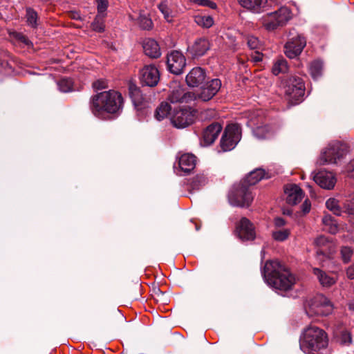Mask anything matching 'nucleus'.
Returning <instances> with one entry per match:
<instances>
[{
  "label": "nucleus",
  "mask_w": 354,
  "mask_h": 354,
  "mask_svg": "<svg viewBox=\"0 0 354 354\" xmlns=\"http://www.w3.org/2000/svg\"><path fill=\"white\" fill-rule=\"evenodd\" d=\"M123 104L122 94L117 91L109 90L92 96L90 100V109L95 116L104 118L106 113H119L122 109Z\"/></svg>",
  "instance_id": "obj_1"
},
{
  "label": "nucleus",
  "mask_w": 354,
  "mask_h": 354,
  "mask_svg": "<svg viewBox=\"0 0 354 354\" xmlns=\"http://www.w3.org/2000/svg\"><path fill=\"white\" fill-rule=\"evenodd\" d=\"M263 275L268 285L283 291L292 289L297 281L295 275L277 260L266 261Z\"/></svg>",
  "instance_id": "obj_2"
},
{
  "label": "nucleus",
  "mask_w": 354,
  "mask_h": 354,
  "mask_svg": "<svg viewBox=\"0 0 354 354\" xmlns=\"http://www.w3.org/2000/svg\"><path fill=\"white\" fill-rule=\"evenodd\" d=\"M328 345V337L326 332L317 327L309 326L304 333L300 342L301 349L307 354H315Z\"/></svg>",
  "instance_id": "obj_3"
},
{
  "label": "nucleus",
  "mask_w": 354,
  "mask_h": 354,
  "mask_svg": "<svg viewBox=\"0 0 354 354\" xmlns=\"http://www.w3.org/2000/svg\"><path fill=\"white\" fill-rule=\"evenodd\" d=\"M291 18V10L287 7H281L277 11L263 15L260 23L266 30L273 31L284 26Z\"/></svg>",
  "instance_id": "obj_4"
},
{
  "label": "nucleus",
  "mask_w": 354,
  "mask_h": 354,
  "mask_svg": "<svg viewBox=\"0 0 354 354\" xmlns=\"http://www.w3.org/2000/svg\"><path fill=\"white\" fill-rule=\"evenodd\" d=\"M333 306L324 295H317L308 301L306 307L309 317L314 315L327 316L332 313Z\"/></svg>",
  "instance_id": "obj_5"
},
{
  "label": "nucleus",
  "mask_w": 354,
  "mask_h": 354,
  "mask_svg": "<svg viewBox=\"0 0 354 354\" xmlns=\"http://www.w3.org/2000/svg\"><path fill=\"white\" fill-rule=\"evenodd\" d=\"M305 93V86L303 80L295 75H292L287 80L285 86L286 99L292 104L299 103Z\"/></svg>",
  "instance_id": "obj_6"
},
{
  "label": "nucleus",
  "mask_w": 354,
  "mask_h": 354,
  "mask_svg": "<svg viewBox=\"0 0 354 354\" xmlns=\"http://www.w3.org/2000/svg\"><path fill=\"white\" fill-rule=\"evenodd\" d=\"M346 153V146L340 142L330 143L320 155L321 164H335L342 159Z\"/></svg>",
  "instance_id": "obj_7"
},
{
  "label": "nucleus",
  "mask_w": 354,
  "mask_h": 354,
  "mask_svg": "<svg viewBox=\"0 0 354 354\" xmlns=\"http://www.w3.org/2000/svg\"><path fill=\"white\" fill-rule=\"evenodd\" d=\"M228 200L232 205L248 207L253 201V196L247 185H239L231 190Z\"/></svg>",
  "instance_id": "obj_8"
},
{
  "label": "nucleus",
  "mask_w": 354,
  "mask_h": 354,
  "mask_svg": "<svg viewBox=\"0 0 354 354\" xmlns=\"http://www.w3.org/2000/svg\"><path fill=\"white\" fill-rule=\"evenodd\" d=\"M196 117L197 111L191 107H187L175 111L170 120L174 127L183 129L192 124Z\"/></svg>",
  "instance_id": "obj_9"
},
{
  "label": "nucleus",
  "mask_w": 354,
  "mask_h": 354,
  "mask_svg": "<svg viewBox=\"0 0 354 354\" xmlns=\"http://www.w3.org/2000/svg\"><path fill=\"white\" fill-rule=\"evenodd\" d=\"M241 136V130L239 124L227 125L221 140V147L225 151L232 150L240 141Z\"/></svg>",
  "instance_id": "obj_10"
},
{
  "label": "nucleus",
  "mask_w": 354,
  "mask_h": 354,
  "mask_svg": "<svg viewBox=\"0 0 354 354\" xmlns=\"http://www.w3.org/2000/svg\"><path fill=\"white\" fill-rule=\"evenodd\" d=\"M167 66L170 73L180 75L186 66V58L181 52L173 50L167 55Z\"/></svg>",
  "instance_id": "obj_11"
},
{
  "label": "nucleus",
  "mask_w": 354,
  "mask_h": 354,
  "mask_svg": "<svg viewBox=\"0 0 354 354\" xmlns=\"http://www.w3.org/2000/svg\"><path fill=\"white\" fill-rule=\"evenodd\" d=\"M140 79L143 85L153 87L160 80V72L155 65H146L140 71Z\"/></svg>",
  "instance_id": "obj_12"
},
{
  "label": "nucleus",
  "mask_w": 354,
  "mask_h": 354,
  "mask_svg": "<svg viewBox=\"0 0 354 354\" xmlns=\"http://www.w3.org/2000/svg\"><path fill=\"white\" fill-rule=\"evenodd\" d=\"M306 45V38L302 35H297L286 44L285 53L287 57L293 59L301 54Z\"/></svg>",
  "instance_id": "obj_13"
},
{
  "label": "nucleus",
  "mask_w": 354,
  "mask_h": 354,
  "mask_svg": "<svg viewBox=\"0 0 354 354\" xmlns=\"http://www.w3.org/2000/svg\"><path fill=\"white\" fill-rule=\"evenodd\" d=\"M221 87V81L219 79H212L207 82L198 94V97L202 101L207 102L212 99L219 91Z\"/></svg>",
  "instance_id": "obj_14"
},
{
  "label": "nucleus",
  "mask_w": 354,
  "mask_h": 354,
  "mask_svg": "<svg viewBox=\"0 0 354 354\" xmlns=\"http://www.w3.org/2000/svg\"><path fill=\"white\" fill-rule=\"evenodd\" d=\"M196 98L192 92L186 91L181 86L178 85L170 93L168 100L171 103H187Z\"/></svg>",
  "instance_id": "obj_15"
},
{
  "label": "nucleus",
  "mask_w": 354,
  "mask_h": 354,
  "mask_svg": "<svg viewBox=\"0 0 354 354\" xmlns=\"http://www.w3.org/2000/svg\"><path fill=\"white\" fill-rule=\"evenodd\" d=\"M314 181L322 188L332 189L336 183V178L332 172L319 171L313 176Z\"/></svg>",
  "instance_id": "obj_16"
},
{
  "label": "nucleus",
  "mask_w": 354,
  "mask_h": 354,
  "mask_svg": "<svg viewBox=\"0 0 354 354\" xmlns=\"http://www.w3.org/2000/svg\"><path fill=\"white\" fill-rule=\"evenodd\" d=\"M210 48L209 41L205 37L196 39L193 44L188 47V52L193 58L204 55Z\"/></svg>",
  "instance_id": "obj_17"
},
{
  "label": "nucleus",
  "mask_w": 354,
  "mask_h": 354,
  "mask_svg": "<svg viewBox=\"0 0 354 354\" xmlns=\"http://www.w3.org/2000/svg\"><path fill=\"white\" fill-rule=\"evenodd\" d=\"M237 233L242 240L250 241L255 238V232L252 223L246 218H242L237 227Z\"/></svg>",
  "instance_id": "obj_18"
},
{
  "label": "nucleus",
  "mask_w": 354,
  "mask_h": 354,
  "mask_svg": "<svg viewBox=\"0 0 354 354\" xmlns=\"http://www.w3.org/2000/svg\"><path fill=\"white\" fill-rule=\"evenodd\" d=\"M206 72L201 67L193 68L187 75L185 80L187 84L190 87H197L200 86L206 78Z\"/></svg>",
  "instance_id": "obj_19"
},
{
  "label": "nucleus",
  "mask_w": 354,
  "mask_h": 354,
  "mask_svg": "<svg viewBox=\"0 0 354 354\" xmlns=\"http://www.w3.org/2000/svg\"><path fill=\"white\" fill-rule=\"evenodd\" d=\"M285 193L286 194V201L290 205H296L299 203L304 195L302 189L295 184L286 185Z\"/></svg>",
  "instance_id": "obj_20"
},
{
  "label": "nucleus",
  "mask_w": 354,
  "mask_h": 354,
  "mask_svg": "<svg viewBox=\"0 0 354 354\" xmlns=\"http://www.w3.org/2000/svg\"><path fill=\"white\" fill-rule=\"evenodd\" d=\"M196 157L192 153H183L178 158V166L181 171L185 173L192 171L195 166Z\"/></svg>",
  "instance_id": "obj_21"
},
{
  "label": "nucleus",
  "mask_w": 354,
  "mask_h": 354,
  "mask_svg": "<svg viewBox=\"0 0 354 354\" xmlns=\"http://www.w3.org/2000/svg\"><path fill=\"white\" fill-rule=\"evenodd\" d=\"M333 336L336 342L342 345H349L352 342L351 332L342 325L334 329Z\"/></svg>",
  "instance_id": "obj_22"
},
{
  "label": "nucleus",
  "mask_w": 354,
  "mask_h": 354,
  "mask_svg": "<svg viewBox=\"0 0 354 354\" xmlns=\"http://www.w3.org/2000/svg\"><path fill=\"white\" fill-rule=\"evenodd\" d=\"M222 130V126L218 123L209 125L203 131V137L206 144H212L217 138Z\"/></svg>",
  "instance_id": "obj_23"
},
{
  "label": "nucleus",
  "mask_w": 354,
  "mask_h": 354,
  "mask_svg": "<svg viewBox=\"0 0 354 354\" xmlns=\"http://www.w3.org/2000/svg\"><path fill=\"white\" fill-rule=\"evenodd\" d=\"M142 46L145 55L149 57L158 58L161 55L159 44L153 39H145Z\"/></svg>",
  "instance_id": "obj_24"
},
{
  "label": "nucleus",
  "mask_w": 354,
  "mask_h": 354,
  "mask_svg": "<svg viewBox=\"0 0 354 354\" xmlns=\"http://www.w3.org/2000/svg\"><path fill=\"white\" fill-rule=\"evenodd\" d=\"M313 273L324 287H330L337 281V277L334 274L327 273L319 268H314Z\"/></svg>",
  "instance_id": "obj_25"
},
{
  "label": "nucleus",
  "mask_w": 354,
  "mask_h": 354,
  "mask_svg": "<svg viewBox=\"0 0 354 354\" xmlns=\"http://www.w3.org/2000/svg\"><path fill=\"white\" fill-rule=\"evenodd\" d=\"M238 1L243 8L254 13H260L267 3V0H238Z\"/></svg>",
  "instance_id": "obj_26"
},
{
  "label": "nucleus",
  "mask_w": 354,
  "mask_h": 354,
  "mask_svg": "<svg viewBox=\"0 0 354 354\" xmlns=\"http://www.w3.org/2000/svg\"><path fill=\"white\" fill-rule=\"evenodd\" d=\"M253 134L259 139H266L272 136L274 131L268 125L259 126L253 129Z\"/></svg>",
  "instance_id": "obj_27"
},
{
  "label": "nucleus",
  "mask_w": 354,
  "mask_h": 354,
  "mask_svg": "<svg viewBox=\"0 0 354 354\" xmlns=\"http://www.w3.org/2000/svg\"><path fill=\"white\" fill-rule=\"evenodd\" d=\"M322 223L326 231L330 234H336L338 232L339 227L336 221L330 215L326 214L322 218Z\"/></svg>",
  "instance_id": "obj_28"
},
{
  "label": "nucleus",
  "mask_w": 354,
  "mask_h": 354,
  "mask_svg": "<svg viewBox=\"0 0 354 354\" xmlns=\"http://www.w3.org/2000/svg\"><path fill=\"white\" fill-rule=\"evenodd\" d=\"M265 172L263 169H255L246 176L245 183L247 185H255L263 178Z\"/></svg>",
  "instance_id": "obj_29"
},
{
  "label": "nucleus",
  "mask_w": 354,
  "mask_h": 354,
  "mask_svg": "<svg viewBox=\"0 0 354 354\" xmlns=\"http://www.w3.org/2000/svg\"><path fill=\"white\" fill-rule=\"evenodd\" d=\"M171 107L167 102H162L156 109L154 116L160 121L165 118L170 113Z\"/></svg>",
  "instance_id": "obj_30"
},
{
  "label": "nucleus",
  "mask_w": 354,
  "mask_h": 354,
  "mask_svg": "<svg viewBox=\"0 0 354 354\" xmlns=\"http://www.w3.org/2000/svg\"><path fill=\"white\" fill-rule=\"evenodd\" d=\"M288 70V62L284 58L277 59L272 66V72L274 75L280 73H285Z\"/></svg>",
  "instance_id": "obj_31"
},
{
  "label": "nucleus",
  "mask_w": 354,
  "mask_h": 354,
  "mask_svg": "<svg viewBox=\"0 0 354 354\" xmlns=\"http://www.w3.org/2000/svg\"><path fill=\"white\" fill-rule=\"evenodd\" d=\"M129 89V95L134 104L136 106L141 105L144 100V97L141 93L140 88L134 84H130Z\"/></svg>",
  "instance_id": "obj_32"
},
{
  "label": "nucleus",
  "mask_w": 354,
  "mask_h": 354,
  "mask_svg": "<svg viewBox=\"0 0 354 354\" xmlns=\"http://www.w3.org/2000/svg\"><path fill=\"white\" fill-rule=\"evenodd\" d=\"M194 22L202 28H209L213 26L214 19L208 15H198L194 16Z\"/></svg>",
  "instance_id": "obj_33"
},
{
  "label": "nucleus",
  "mask_w": 354,
  "mask_h": 354,
  "mask_svg": "<svg viewBox=\"0 0 354 354\" xmlns=\"http://www.w3.org/2000/svg\"><path fill=\"white\" fill-rule=\"evenodd\" d=\"M323 63L320 60L312 62L309 66V71L313 79H317L322 74Z\"/></svg>",
  "instance_id": "obj_34"
},
{
  "label": "nucleus",
  "mask_w": 354,
  "mask_h": 354,
  "mask_svg": "<svg viewBox=\"0 0 354 354\" xmlns=\"http://www.w3.org/2000/svg\"><path fill=\"white\" fill-rule=\"evenodd\" d=\"M326 206L328 210L332 212L337 216H340L342 214V208L339 205V201L335 198H330L326 202Z\"/></svg>",
  "instance_id": "obj_35"
},
{
  "label": "nucleus",
  "mask_w": 354,
  "mask_h": 354,
  "mask_svg": "<svg viewBox=\"0 0 354 354\" xmlns=\"http://www.w3.org/2000/svg\"><path fill=\"white\" fill-rule=\"evenodd\" d=\"M207 178L203 174L197 175L190 183L189 187L192 190H198L207 183Z\"/></svg>",
  "instance_id": "obj_36"
},
{
  "label": "nucleus",
  "mask_w": 354,
  "mask_h": 354,
  "mask_svg": "<svg viewBox=\"0 0 354 354\" xmlns=\"http://www.w3.org/2000/svg\"><path fill=\"white\" fill-rule=\"evenodd\" d=\"M158 8L164 16V18L167 21L171 22L174 17V14L171 8L166 3V2H162L159 4Z\"/></svg>",
  "instance_id": "obj_37"
},
{
  "label": "nucleus",
  "mask_w": 354,
  "mask_h": 354,
  "mask_svg": "<svg viewBox=\"0 0 354 354\" xmlns=\"http://www.w3.org/2000/svg\"><path fill=\"white\" fill-rule=\"evenodd\" d=\"M290 234V231L286 228L276 229L272 232V237L275 241H283L286 240Z\"/></svg>",
  "instance_id": "obj_38"
},
{
  "label": "nucleus",
  "mask_w": 354,
  "mask_h": 354,
  "mask_svg": "<svg viewBox=\"0 0 354 354\" xmlns=\"http://www.w3.org/2000/svg\"><path fill=\"white\" fill-rule=\"evenodd\" d=\"M8 53L6 51L1 53L0 55V72H9L12 70V66L8 59Z\"/></svg>",
  "instance_id": "obj_39"
},
{
  "label": "nucleus",
  "mask_w": 354,
  "mask_h": 354,
  "mask_svg": "<svg viewBox=\"0 0 354 354\" xmlns=\"http://www.w3.org/2000/svg\"><path fill=\"white\" fill-rule=\"evenodd\" d=\"M26 16L28 24L32 28H36L37 26V13L31 8H28Z\"/></svg>",
  "instance_id": "obj_40"
},
{
  "label": "nucleus",
  "mask_w": 354,
  "mask_h": 354,
  "mask_svg": "<svg viewBox=\"0 0 354 354\" xmlns=\"http://www.w3.org/2000/svg\"><path fill=\"white\" fill-rule=\"evenodd\" d=\"M57 86L60 91L66 93L72 91L73 82L71 79L63 78L57 82Z\"/></svg>",
  "instance_id": "obj_41"
},
{
  "label": "nucleus",
  "mask_w": 354,
  "mask_h": 354,
  "mask_svg": "<svg viewBox=\"0 0 354 354\" xmlns=\"http://www.w3.org/2000/svg\"><path fill=\"white\" fill-rule=\"evenodd\" d=\"M104 17H102V15H97L94 20V21L92 23V28L97 32H102L104 29Z\"/></svg>",
  "instance_id": "obj_42"
},
{
  "label": "nucleus",
  "mask_w": 354,
  "mask_h": 354,
  "mask_svg": "<svg viewBox=\"0 0 354 354\" xmlns=\"http://www.w3.org/2000/svg\"><path fill=\"white\" fill-rule=\"evenodd\" d=\"M138 23L141 28L144 30H149L152 28V21L150 18L140 15L138 18Z\"/></svg>",
  "instance_id": "obj_43"
},
{
  "label": "nucleus",
  "mask_w": 354,
  "mask_h": 354,
  "mask_svg": "<svg viewBox=\"0 0 354 354\" xmlns=\"http://www.w3.org/2000/svg\"><path fill=\"white\" fill-rule=\"evenodd\" d=\"M353 252L350 247L344 246L341 249V256L344 263H348L351 261Z\"/></svg>",
  "instance_id": "obj_44"
},
{
  "label": "nucleus",
  "mask_w": 354,
  "mask_h": 354,
  "mask_svg": "<svg viewBox=\"0 0 354 354\" xmlns=\"http://www.w3.org/2000/svg\"><path fill=\"white\" fill-rule=\"evenodd\" d=\"M98 15L105 16V12L108 8L109 1L108 0H96Z\"/></svg>",
  "instance_id": "obj_45"
},
{
  "label": "nucleus",
  "mask_w": 354,
  "mask_h": 354,
  "mask_svg": "<svg viewBox=\"0 0 354 354\" xmlns=\"http://www.w3.org/2000/svg\"><path fill=\"white\" fill-rule=\"evenodd\" d=\"M247 43L251 49H260L261 42L259 39L254 36H249L247 39Z\"/></svg>",
  "instance_id": "obj_46"
},
{
  "label": "nucleus",
  "mask_w": 354,
  "mask_h": 354,
  "mask_svg": "<svg viewBox=\"0 0 354 354\" xmlns=\"http://www.w3.org/2000/svg\"><path fill=\"white\" fill-rule=\"evenodd\" d=\"M107 86V82L104 80H97L93 83V87L95 90H102Z\"/></svg>",
  "instance_id": "obj_47"
},
{
  "label": "nucleus",
  "mask_w": 354,
  "mask_h": 354,
  "mask_svg": "<svg viewBox=\"0 0 354 354\" xmlns=\"http://www.w3.org/2000/svg\"><path fill=\"white\" fill-rule=\"evenodd\" d=\"M197 3L200 6H207L212 9H216V3L211 1L209 0H197Z\"/></svg>",
  "instance_id": "obj_48"
},
{
  "label": "nucleus",
  "mask_w": 354,
  "mask_h": 354,
  "mask_svg": "<svg viewBox=\"0 0 354 354\" xmlns=\"http://www.w3.org/2000/svg\"><path fill=\"white\" fill-rule=\"evenodd\" d=\"M301 211L304 214H308L311 209V203L308 199H306L301 207Z\"/></svg>",
  "instance_id": "obj_49"
},
{
  "label": "nucleus",
  "mask_w": 354,
  "mask_h": 354,
  "mask_svg": "<svg viewBox=\"0 0 354 354\" xmlns=\"http://www.w3.org/2000/svg\"><path fill=\"white\" fill-rule=\"evenodd\" d=\"M274 223L276 229H281V227L285 225L286 221L282 218L278 217L274 219Z\"/></svg>",
  "instance_id": "obj_50"
},
{
  "label": "nucleus",
  "mask_w": 354,
  "mask_h": 354,
  "mask_svg": "<svg viewBox=\"0 0 354 354\" xmlns=\"http://www.w3.org/2000/svg\"><path fill=\"white\" fill-rule=\"evenodd\" d=\"M328 241L327 238L324 236H320L315 239V244L317 245H324Z\"/></svg>",
  "instance_id": "obj_51"
},
{
  "label": "nucleus",
  "mask_w": 354,
  "mask_h": 354,
  "mask_svg": "<svg viewBox=\"0 0 354 354\" xmlns=\"http://www.w3.org/2000/svg\"><path fill=\"white\" fill-rule=\"evenodd\" d=\"M263 55L258 50L254 53V55H252V59L254 62H258L262 60Z\"/></svg>",
  "instance_id": "obj_52"
},
{
  "label": "nucleus",
  "mask_w": 354,
  "mask_h": 354,
  "mask_svg": "<svg viewBox=\"0 0 354 354\" xmlns=\"http://www.w3.org/2000/svg\"><path fill=\"white\" fill-rule=\"evenodd\" d=\"M346 274L348 278L354 279V263L348 268Z\"/></svg>",
  "instance_id": "obj_53"
},
{
  "label": "nucleus",
  "mask_w": 354,
  "mask_h": 354,
  "mask_svg": "<svg viewBox=\"0 0 354 354\" xmlns=\"http://www.w3.org/2000/svg\"><path fill=\"white\" fill-rule=\"evenodd\" d=\"M348 171L349 172H353L354 171V159L351 161V162L349 164V166H348Z\"/></svg>",
  "instance_id": "obj_54"
},
{
  "label": "nucleus",
  "mask_w": 354,
  "mask_h": 354,
  "mask_svg": "<svg viewBox=\"0 0 354 354\" xmlns=\"http://www.w3.org/2000/svg\"><path fill=\"white\" fill-rule=\"evenodd\" d=\"M346 212L348 214L354 216V207L347 208Z\"/></svg>",
  "instance_id": "obj_55"
},
{
  "label": "nucleus",
  "mask_w": 354,
  "mask_h": 354,
  "mask_svg": "<svg viewBox=\"0 0 354 354\" xmlns=\"http://www.w3.org/2000/svg\"><path fill=\"white\" fill-rule=\"evenodd\" d=\"M348 308L350 310H353L354 311V300L351 301L349 304H348Z\"/></svg>",
  "instance_id": "obj_56"
}]
</instances>
